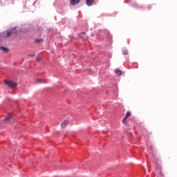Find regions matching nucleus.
I'll return each mask as SVG.
<instances>
[{
  "instance_id": "f257e3e1",
  "label": "nucleus",
  "mask_w": 177,
  "mask_h": 177,
  "mask_svg": "<svg viewBox=\"0 0 177 177\" xmlns=\"http://www.w3.org/2000/svg\"><path fill=\"white\" fill-rule=\"evenodd\" d=\"M155 169L156 171L157 177H165L162 174V167H161V161L156 159L155 160Z\"/></svg>"
},
{
  "instance_id": "f03ea898",
  "label": "nucleus",
  "mask_w": 177,
  "mask_h": 177,
  "mask_svg": "<svg viewBox=\"0 0 177 177\" xmlns=\"http://www.w3.org/2000/svg\"><path fill=\"white\" fill-rule=\"evenodd\" d=\"M4 84L6 85H8L9 86V88H16V86H17V83L12 82V81L5 80Z\"/></svg>"
},
{
  "instance_id": "7ed1b4c3",
  "label": "nucleus",
  "mask_w": 177,
  "mask_h": 177,
  "mask_svg": "<svg viewBox=\"0 0 177 177\" xmlns=\"http://www.w3.org/2000/svg\"><path fill=\"white\" fill-rule=\"evenodd\" d=\"M17 32L15 30V29H12V30H7L6 35H4V38H9L11 35H13L14 34H16Z\"/></svg>"
},
{
  "instance_id": "20e7f679",
  "label": "nucleus",
  "mask_w": 177,
  "mask_h": 177,
  "mask_svg": "<svg viewBox=\"0 0 177 177\" xmlns=\"http://www.w3.org/2000/svg\"><path fill=\"white\" fill-rule=\"evenodd\" d=\"M131 112L127 111L126 113V116L122 120L123 124H127V120H128V118H129V117H131Z\"/></svg>"
},
{
  "instance_id": "39448f33",
  "label": "nucleus",
  "mask_w": 177,
  "mask_h": 177,
  "mask_svg": "<svg viewBox=\"0 0 177 177\" xmlns=\"http://www.w3.org/2000/svg\"><path fill=\"white\" fill-rule=\"evenodd\" d=\"M5 122H13V118H12V114L8 115L5 119Z\"/></svg>"
},
{
  "instance_id": "423d86ee",
  "label": "nucleus",
  "mask_w": 177,
  "mask_h": 177,
  "mask_svg": "<svg viewBox=\"0 0 177 177\" xmlns=\"http://www.w3.org/2000/svg\"><path fill=\"white\" fill-rule=\"evenodd\" d=\"M68 125V120H64L62 124H61V128H66Z\"/></svg>"
},
{
  "instance_id": "0eeeda50",
  "label": "nucleus",
  "mask_w": 177,
  "mask_h": 177,
  "mask_svg": "<svg viewBox=\"0 0 177 177\" xmlns=\"http://www.w3.org/2000/svg\"><path fill=\"white\" fill-rule=\"evenodd\" d=\"M80 0H71V5H78V3L80 2Z\"/></svg>"
},
{
  "instance_id": "6e6552de",
  "label": "nucleus",
  "mask_w": 177,
  "mask_h": 177,
  "mask_svg": "<svg viewBox=\"0 0 177 177\" xmlns=\"http://www.w3.org/2000/svg\"><path fill=\"white\" fill-rule=\"evenodd\" d=\"M0 49H1V50L4 52L5 53H8V52H9V49H8V48L4 47V46H1Z\"/></svg>"
},
{
  "instance_id": "1a4fd4ad",
  "label": "nucleus",
  "mask_w": 177,
  "mask_h": 177,
  "mask_svg": "<svg viewBox=\"0 0 177 177\" xmlns=\"http://www.w3.org/2000/svg\"><path fill=\"white\" fill-rule=\"evenodd\" d=\"M114 73H115V74H117L118 75H122V71L120 69H115Z\"/></svg>"
},
{
  "instance_id": "9d476101",
  "label": "nucleus",
  "mask_w": 177,
  "mask_h": 177,
  "mask_svg": "<svg viewBox=\"0 0 177 177\" xmlns=\"http://www.w3.org/2000/svg\"><path fill=\"white\" fill-rule=\"evenodd\" d=\"M86 3L88 6H92V3H93V0H86Z\"/></svg>"
},
{
  "instance_id": "9b49d317",
  "label": "nucleus",
  "mask_w": 177,
  "mask_h": 177,
  "mask_svg": "<svg viewBox=\"0 0 177 177\" xmlns=\"http://www.w3.org/2000/svg\"><path fill=\"white\" fill-rule=\"evenodd\" d=\"M36 82H37V84H45V80L42 79H37Z\"/></svg>"
},
{
  "instance_id": "f8f14e48",
  "label": "nucleus",
  "mask_w": 177,
  "mask_h": 177,
  "mask_svg": "<svg viewBox=\"0 0 177 177\" xmlns=\"http://www.w3.org/2000/svg\"><path fill=\"white\" fill-rule=\"evenodd\" d=\"M36 44H39V42H44V39H37L35 40Z\"/></svg>"
},
{
  "instance_id": "ddd939ff",
  "label": "nucleus",
  "mask_w": 177,
  "mask_h": 177,
  "mask_svg": "<svg viewBox=\"0 0 177 177\" xmlns=\"http://www.w3.org/2000/svg\"><path fill=\"white\" fill-rule=\"evenodd\" d=\"M36 60L37 62L41 61V57H37Z\"/></svg>"
},
{
  "instance_id": "4468645a",
  "label": "nucleus",
  "mask_w": 177,
  "mask_h": 177,
  "mask_svg": "<svg viewBox=\"0 0 177 177\" xmlns=\"http://www.w3.org/2000/svg\"><path fill=\"white\" fill-rule=\"evenodd\" d=\"M123 55H128V51L123 52Z\"/></svg>"
},
{
  "instance_id": "2eb2a0df",
  "label": "nucleus",
  "mask_w": 177,
  "mask_h": 177,
  "mask_svg": "<svg viewBox=\"0 0 177 177\" xmlns=\"http://www.w3.org/2000/svg\"><path fill=\"white\" fill-rule=\"evenodd\" d=\"M30 56H35V55H30Z\"/></svg>"
}]
</instances>
